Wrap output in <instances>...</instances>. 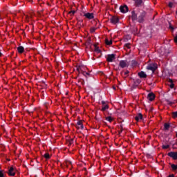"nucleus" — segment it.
<instances>
[{
    "label": "nucleus",
    "instance_id": "obj_1",
    "mask_svg": "<svg viewBox=\"0 0 177 177\" xmlns=\"http://www.w3.org/2000/svg\"><path fill=\"white\" fill-rule=\"evenodd\" d=\"M147 15V12L146 11L142 10L140 12V14L138 16V23H145V20L146 19V16Z\"/></svg>",
    "mask_w": 177,
    "mask_h": 177
},
{
    "label": "nucleus",
    "instance_id": "obj_2",
    "mask_svg": "<svg viewBox=\"0 0 177 177\" xmlns=\"http://www.w3.org/2000/svg\"><path fill=\"white\" fill-rule=\"evenodd\" d=\"M158 68V66L156 63H151L148 64L147 66V70H149L150 71H152V73H154Z\"/></svg>",
    "mask_w": 177,
    "mask_h": 177
},
{
    "label": "nucleus",
    "instance_id": "obj_3",
    "mask_svg": "<svg viewBox=\"0 0 177 177\" xmlns=\"http://www.w3.org/2000/svg\"><path fill=\"white\" fill-rule=\"evenodd\" d=\"M83 16L88 19V20H92V19H95V15L93 12H82Z\"/></svg>",
    "mask_w": 177,
    "mask_h": 177
},
{
    "label": "nucleus",
    "instance_id": "obj_4",
    "mask_svg": "<svg viewBox=\"0 0 177 177\" xmlns=\"http://www.w3.org/2000/svg\"><path fill=\"white\" fill-rule=\"evenodd\" d=\"M129 66V63H128L127 60H120L119 62V67L120 68H125Z\"/></svg>",
    "mask_w": 177,
    "mask_h": 177
},
{
    "label": "nucleus",
    "instance_id": "obj_5",
    "mask_svg": "<svg viewBox=\"0 0 177 177\" xmlns=\"http://www.w3.org/2000/svg\"><path fill=\"white\" fill-rule=\"evenodd\" d=\"M135 1V5L136 8H141V6H143L145 8V1L143 0H133Z\"/></svg>",
    "mask_w": 177,
    "mask_h": 177
},
{
    "label": "nucleus",
    "instance_id": "obj_6",
    "mask_svg": "<svg viewBox=\"0 0 177 177\" xmlns=\"http://www.w3.org/2000/svg\"><path fill=\"white\" fill-rule=\"evenodd\" d=\"M115 59V54H109L107 55V58H106L107 62L111 63Z\"/></svg>",
    "mask_w": 177,
    "mask_h": 177
},
{
    "label": "nucleus",
    "instance_id": "obj_7",
    "mask_svg": "<svg viewBox=\"0 0 177 177\" xmlns=\"http://www.w3.org/2000/svg\"><path fill=\"white\" fill-rule=\"evenodd\" d=\"M110 21L112 24H117L120 21V19L118 17L113 16L110 18Z\"/></svg>",
    "mask_w": 177,
    "mask_h": 177
},
{
    "label": "nucleus",
    "instance_id": "obj_8",
    "mask_svg": "<svg viewBox=\"0 0 177 177\" xmlns=\"http://www.w3.org/2000/svg\"><path fill=\"white\" fill-rule=\"evenodd\" d=\"M8 174L9 175V176H15V175H16V171L15 170V168H13V167H10Z\"/></svg>",
    "mask_w": 177,
    "mask_h": 177
},
{
    "label": "nucleus",
    "instance_id": "obj_9",
    "mask_svg": "<svg viewBox=\"0 0 177 177\" xmlns=\"http://www.w3.org/2000/svg\"><path fill=\"white\" fill-rule=\"evenodd\" d=\"M147 99L150 102H153L156 99V95L153 93H149L147 95Z\"/></svg>",
    "mask_w": 177,
    "mask_h": 177
},
{
    "label": "nucleus",
    "instance_id": "obj_10",
    "mask_svg": "<svg viewBox=\"0 0 177 177\" xmlns=\"http://www.w3.org/2000/svg\"><path fill=\"white\" fill-rule=\"evenodd\" d=\"M120 10L121 13H127V12H128V6L127 5L121 6L120 7Z\"/></svg>",
    "mask_w": 177,
    "mask_h": 177
},
{
    "label": "nucleus",
    "instance_id": "obj_11",
    "mask_svg": "<svg viewBox=\"0 0 177 177\" xmlns=\"http://www.w3.org/2000/svg\"><path fill=\"white\" fill-rule=\"evenodd\" d=\"M138 14L136 12H135V10H133L131 12V19L132 21H136V20H138Z\"/></svg>",
    "mask_w": 177,
    "mask_h": 177
},
{
    "label": "nucleus",
    "instance_id": "obj_12",
    "mask_svg": "<svg viewBox=\"0 0 177 177\" xmlns=\"http://www.w3.org/2000/svg\"><path fill=\"white\" fill-rule=\"evenodd\" d=\"M167 156L174 160H177V152H169L167 153Z\"/></svg>",
    "mask_w": 177,
    "mask_h": 177
},
{
    "label": "nucleus",
    "instance_id": "obj_13",
    "mask_svg": "<svg viewBox=\"0 0 177 177\" xmlns=\"http://www.w3.org/2000/svg\"><path fill=\"white\" fill-rule=\"evenodd\" d=\"M138 77L140 78H147V75L144 71H141L138 73Z\"/></svg>",
    "mask_w": 177,
    "mask_h": 177
},
{
    "label": "nucleus",
    "instance_id": "obj_14",
    "mask_svg": "<svg viewBox=\"0 0 177 177\" xmlns=\"http://www.w3.org/2000/svg\"><path fill=\"white\" fill-rule=\"evenodd\" d=\"M143 118V115H142V113H138L136 117H135V120L137 121H139L140 120H142Z\"/></svg>",
    "mask_w": 177,
    "mask_h": 177
},
{
    "label": "nucleus",
    "instance_id": "obj_15",
    "mask_svg": "<svg viewBox=\"0 0 177 177\" xmlns=\"http://www.w3.org/2000/svg\"><path fill=\"white\" fill-rule=\"evenodd\" d=\"M82 67H84L82 66V65H79L76 66V70L78 72V76L80 75V74H81V70H82Z\"/></svg>",
    "mask_w": 177,
    "mask_h": 177
},
{
    "label": "nucleus",
    "instance_id": "obj_16",
    "mask_svg": "<svg viewBox=\"0 0 177 177\" xmlns=\"http://www.w3.org/2000/svg\"><path fill=\"white\" fill-rule=\"evenodd\" d=\"M17 50L19 53H23L24 52V47H23L22 46H19V47H17Z\"/></svg>",
    "mask_w": 177,
    "mask_h": 177
},
{
    "label": "nucleus",
    "instance_id": "obj_17",
    "mask_svg": "<svg viewBox=\"0 0 177 177\" xmlns=\"http://www.w3.org/2000/svg\"><path fill=\"white\" fill-rule=\"evenodd\" d=\"M169 82H170L169 87L171 88V89H174L175 86V84H174V80H172V79H169Z\"/></svg>",
    "mask_w": 177,
    "mask_h": 177
},
{
    "label": "nucleus",
    "instance_id": "obj_18",
    "mask_svg": "<svg viewBox=\"0 0 177 177\" xmlns=\"http://www.w3.org/2000/svg\"><path fill=\"white\" fill-rule=\"evenodd\" d=\"M106 110H109V104L102 105L101 111H106Z\"/></svg>",
    "mask_w": 177,
    "mask_h": 177
},
{
    "label": "nucleus",
    "instance_id": "obj_19",
    "mask_svg": "<svg viewBox=\"0 0 177 177\" xmlns=\"http://www.w3.org/2000/svg\"><path fill=\"white\" fill-rule=\"evenodd\" d=\"M94 52H95V53H100V54H102V50L100 49H99V47L96 46V45H95Z\"/></svg>",
    "mask_w": 177,
    "mask_h": 177
},
{
    "label": "nucleus",
    "instance_id": "obj_20",
    "mask_svg": "<svg viewBox=\"0 0 177 177\" xmlns=\"http://www.w3.org/2000/svg\"><path fill=\"white\" fill-rule=\"evenodd\" d=\"M77 125H79V127H80L81 129H84V124H82V120H79L77 122Z\"/></svg>",
    "mask_w": 177,
    "mask_h": 177
},
{
    "label": "nucleus",
    "instance_id": "obj_21",
    "mask_svg": "<svg viewBox=\"0 0 177 177\" xmlns=\"http://www.w3.org/2000/svg\"><path fill=\"white\" fill-rule=\"evenodd\" d=\"M169 127H171L169 125V124L165 123V124H164V129H165V131H168L169 129Z\"/></svg>",
    "mask_w": 177,
    "mask_h": 177
},
{
    "label": "nucleus",
    "instance_id": "obj_22",
    "mask_svg": "<svg viewBox=\"0 0 177 177\" xmlns=\"http://www.w3.org/2000/svg\"><path fill=\"white\" fill-rule=\"evenodd\" d=\"M105 44L106 45H109V46L112 45L113 44V41L106 39H105Z\"/></svg>",
    "mask_w": 177,
    "mask_h": 177
},
{
    "label": "nucleus",
    "instance_id": "obj_23",
    "mask_svg": "<svg viewBox=\"0 0 177 177\" xmlns=\"http://www.w3.org/2000/svg\"><path fill=\"white\" fill-rule=\"evenodd\" d=\"M67 143H68V146H71V145H73V143H74V139L71 138V139L68 140Z\"/></svg>",
    "mask_w": 177,
    "mask_h": 177
},
{
    "label": "nucleus",
    "instance_id": "obj_24",
    "mask_svg": "<svg viewBox=\"0 0 177 177\" xmlns=\"http://www.w3.org/2000/svg\"><path fill=\"white\" fill-rule=\"evenodd\" d=\"M78 84H81V85H85V80H84V79H79Z\"/></svg>",
    "mask_w": 177,
    "mask_h": 177
},
{
    "label": "nucleus",
    "instance_id": "obj_25",
    "mask_svg": "<svg viewBox=\"0 0 177 177\" xmlns=\"http://www.w3.org/2000/svg\"><path fill=\"white\" fill-rule=\"evenodd\" d=\"M171 167L173 171H177V164H171Z\"/></svg>",
    "mask_w": 177,
    "mask_h": 177
},
{
    "label": "nucleus",
    "instance_id": "obj_26",
    "mask_svg": "<svg viewBox=\"0 0 177 177\" xmlns=\"http://www.w3.org/2000/svg\"><path fill=\"white\" fill-rule=\"evenodd\" d=\"M106 120L109 121V122H111L113 121V118H111V116H108L106 118Z\"/></svg>",
    "mask_w": 177,
    "mask_h": 177
},
{
    "label": "nucleus",
    "instance_id": "obj_27",
    "mask_svg": "<svg viewBox=\"0 0 177 177\" xmlns=\"http://www.w3.org/2000/svg\"><path fill=\"white\" fill-rule=\"evenodd\" d=\"M44 157L45 158H46V160H49V158H50V156L49 153H46L44 154Z\"/></svg>",
    "mask_w": 177,
    "mask_h": 177
},
{
    "label": "nucleus",
    "instance_id": "obj_28",
    "mask_svg": "<svg viewBox=\"0 0 177 177\" xmlns=\"http://www.w3.org/2000/svg\"><path fill=\"white\" fill-rule=\"evenodd\" d=\"M122 131H124V127H122V125H120V129L118 131L119 135H121V133H122Z\"/></svg>",
    "mask_w": 177,
    "mask_h": 177
},
{
    "label": "nucleus",
    "instance_id": "obj_29",
    "mask_svg": "<svg viewBox=\"0 0 177 177\" xmlns=\"http://www.w3.org/2000/svg\"><path fill=\"white\" fill-rule=\"evenodd\" d=\"M172 117L173 118H177V111L172 113Z\"/></svg>",
    "mask_w": 177,
    "mask_h": 177
},
{
    "label": "nucleus",
    "instance_id": "obj_30",
    "mask_svg": "<svg viewBox=\"0 0 177 177\" xmlns=\"http://www.w3.org/2000/svg\"><path fill=\"white\" fill-rule=\"evenodd\" d=\"M91 37H89L86 42V45H91Z\"/></svg>",
    "mask_w": 177,
    "mask_h": 177
},
{
    "label": "nucleus",
    "instance_id": "obj_31",
    "mask_svg": "<svg viewBox=\"0 0 177 177\" xmlns=\"http://www.w3.org/2000/svg\"><path fill=\"white\" fill-rule=\"evenodd\" d=\"M89 75H91V74L88 72H84V76L86 77V78H88V76L89 77Z\"/></svg>",
    "mask_w": 177,
    "mask_h": 177
},
{
    "label": "nucleus",
    "instance_id": "obj_32",
    "mask_svg": "<svg viewBox=\"0 0 177 177\" xmlns=\"http://www.w3.org/2000/svg\"><path fill=\"white\" fill-rule=\"evenodd\" d=\"M124 46L126 48H127V49H130L131 48V44L127 43V44H124Z\"/></svg>",
    "mask_w": 177,
    "mask_h": 177
},
{
    "label": "nucleus",
    "instance_id": "obj_33",
    "mask_svg": "<svg viewBox=\"0 0 177 177\" xmlns=\"http://www.w3.org/2000/svg\"><path fill=\"white\" fill-rule=\"evenodd\" d=\"M132 32H133V34H136V32H138V28H134L132 30Z\"/></svg>",
    "mask_w": 177,
    "mask_h": 177
},
{
    "label": "nucleus",
    "instance_id": "obj_34",
    "mask_svg": "<svg viewBox=\"0 0 177 177\" xmlns=\"http://www.w3.org/2000/svg\"><path fill=\"white\" fill-rule=\"evenodd\" d=\"M166 102L167 104H169L170 106H172V104H174V102L169 101V100H167Z\"/></svg>",
    "mask_w": 177,
    "mask_h": 177
},
{
    "label": "nucleus",
    "instance_id": "obj_35",
    "mask_svg": "<svg viewBox=\"0 0 177 177\" xmlns=\"http://www.w3.org/2000/svg\"><path fill=\"white\" fill-rule=\"evenodd\" d=\"M69 15H71V16H74V15H75V10L70 11Z\"/></svg>",
    "mask_w": 177,
    "mask_h": 177
},
{
    "label": "nucleus",
    "instance_id": "obj_36",
    "mask_svg": "<svg viewBox=\"0 0 177 177\" xmlns=\"http://www.w3.org/2000/svg\"><path fill=\"white\" fill-rule=\"evenodd\" d=\"M136 64H137L136 61H135V60H132V61H131V65H132L133 66H136Z\"/></svg>",
    "mask_w": 177,
    "mask_h": 177
},
{
    "label": "nucleus",
    "instance_id": "obj_37",
    "mask_svg": "<svg viewBox=\"0 0 177 177\" xmlns=\"http://www.w3.org/2000/svg\"><path fill=\"white\" fill-rule=\"evenodd\" d=\"M162 149H169V145H162Z\"/></svg>",
    "mask_w": 177,
    "mask_h": 177
},
{
    "label": "nucleus",
    "instance_id": "obj_38",
    "mask_svg": "<svg viewBox=\"0 0 177 177\" xmlns=\"http://www.w3.org/2000/svg\"><path fill=\"white\" fill-rule=\"evenodd\" d=\"M95 23H96L95 26H97L96 28H99V26H100V24L99 23V21H95Z\"/></svg>",
    "mask_w": 177,
    "mask_h": 177
},
{
    "label": "nucleus",
    "instance_id": "obj_39",
    "mask_svg": "<svg viewBox=\"0 0 177 177\" xmlns=\"http://www.w3.org/2000/svg\"><path fill=\"white\" fill-rule=\"evenodd\" d=\"M90 31H91V33H93V32H95V31H96V28H91Z\"/></svg>",
    "mask_w": 177,
    "mask_h": 177
},
{
    "label": "nucleus",
    "instance_id": "obj_40",
    "mask_svg": "<svg viewBox=\"0 0 177 177\" xmlns=\"http://www.w3.org/2000/svg\"><path fill=\"white\" fill-rule=\"evenodd\" d=\"M0 177H5V174H3V171H2V170H0Z\"/></svg>",
    "mask_w": 177,
    "mask_h": 177
},
{
    "label": "nucleus",
    "instance_id": "obj_41",
    "mask_svg": "<svg viewBox=\"0 0 177 177\" xmlns=\"http://www.w3.org/2000/svg\"><path fill=\"white\" fill-rule=\"evenodd\" d=\"M173 6H174V3L169 2V8H172Z\"/></svg>",
    "mask_w": 177,
    "mask_h": 177
},
{
    "label": "nucleus",
    "instance_id": "obj_42",
    "mask_svg": "<svg viewBox=\"0 0 177 177\" xmlns=\"http://www.w3.org/2000/svg\"><path fill=\"white\" fill-rule=\"evenodd\" d=\"M129 74V71H126L124 72V75H126V77H128V75Z\"/></svg>",
    "mask_w": 177,
    "mask_h": 177
},
{
    "label": "nucleus",
    "instance_id": "obj_43",
    "mask_svg": "<svg viewBox=\"0 0 177 177\" xmlns=\"http://www.w3.org/2000/svg\"><path fill=\"white\" fill-rule=\"evenodd\" d=\"M140 82H141L140 80H136L135 84H140Z\"/></svg>",
    "mask_w": 177,
    "mask_h": 177
},
{
    "label": "nucleus",
    "instance_id": "obj_44",
    "mask_svg": "<svg viewBox=\"0 0 177 177\" xmlns=\"http://www.w3.org/2000/svg\"><path fill=\"white\" fill-rule=\"evenodd\" d=\"M101 103H102V106L107 105V103L106 102H104V101H102Z\"/></svg>",
    "mask_w": 177,
    "mask_h": 177
},
{
    "label": "nucleus",
    "instance_id": "obj_45",
    "mask_svg": "<svg viewBox=\"0 0 177 177\" xmlns=\"http://www.w3.org/2000/svg\"><path fill=\"white\" fill-rule=\"evenodd\" d=\"M169 28H170V30H172V31H174V30H175V28H174V26H169Z\"/></svg>",
    "mask_w": 177,
    "mask_h": 177
},
{
    "label": "nucleus",
    "instance_id": "obj_46",
    "mask_svg": "<svg viewBox=\"0 0 177 177\" xmlns=\"http://www.w3.org/2000/svg\"><path fill=\"white\" fill-rule=\"evenodd\" d=\"M84 73H85V71H84V70L81 69L80 70V73L82 74V75H84Z\"/></svg>",
    "mask_w": 177,
    "mask_h": 177
},
{
    "label": "nucleus",
    "instance_id": "obj_47",
    "mask_svg": "<svg viewBox=\"0 0 177 177\" xmlns=\"http://www.w3.org/2000/svg\"><path fill=\"white\" fill-rule=\"evenodd\" d=\"M2 56H3V54H2V53H1V51H0V57H2Z\"/></svg>",
    "mask_w": 177,
    "mask_h": 177
},
{
    "label": "nucleus",
    "instance_id": "obj_48",
    "mask_svg": "<svg viewBox=\"0 0 177 177\" xmlns=\"http://www.w3.org/2000/svg\"><path fill=\"white\" fill-rule=\"evenodd\" d=\"M28 2H32V0H28Z\"/></svg>",
    "mask_w": 177,
    "mask_h": 177
},
{
    "label": "nucleus",
    "instance_id": "obj_49",
    "mask_svg": "<svg viewBox=\"0 0 177 177\" xmlns=\"http://www.w3.org/2000/svg\"><path fill=\"white\" fill-rule=\"evenodd\" d=\"M174 146H176L177 147V142H176Z\"/></svg>",
    "mask_w": 177,
    "mask_h": 177
}]
</instances>
